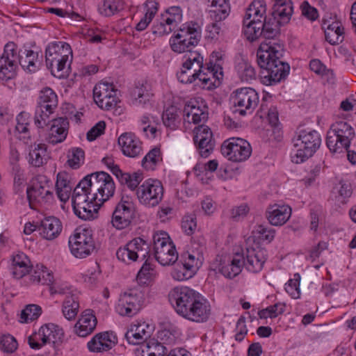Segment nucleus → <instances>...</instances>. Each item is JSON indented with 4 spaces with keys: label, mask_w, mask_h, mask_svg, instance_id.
<instances>
[{
    "label": "nucleus",
    "mask_w": 356,
    "mask_h": 356,
    "mask_svg": "<svg viewBox=\"0 0 356 356\" xmlns=\"http://www.w3.org/2000/svg\"><path fill=\"white\" fill-rule=\"evenodd\" d=\"M284 52V44L279 40H270L261 43L257 57L258 65L264 70L261 75L264 84H276L288 75L290 66L282 60Z\"/></svg>",
    "instance_id": "1"
},
{
    "label": "nucleus",
    "mask_w": 356,
    "mask_h": 356,
    "mask_svg": "<svg viewBox=\"0 0 356 356\" xmlns=\"http://www.w3.org/2000/svg\"><path fill=\"white\" fill-rule=\"evenodd\" d=\"M168 298L176 312L190 321L205 322L210 316L209 303L189 287H175L169 293Z\"/></svg>",
    "instance_id": "2"
},
{
    "label": "nucleus",
    "mask_w": 356,
    "mask_h": 356,
    "mask_svg": "<svg viewBox=\"0 0 356 356\" xmlns=\"http://www.w3.org/2000/svg\"><path fill=\"white\" fill-rule=\"evenodd\" d=\"M321 145L320 134L315 130H300L293 139V145L297 148L292 161L300 163L312 156Z\"/></svg>",
    "instance_id": "3"
},
{
    "label": "nucleus",
    "mask_w": 356,
    "mask_h": 356,
    "mask_svg": "<svg viewBox=\"0 0 356 356\" xmlns=\"http://www.w3.org/2000/svg\"><path fill=\"white\" fill-rule=\"evenodd\" d=\"M89 191L93 195L92 200L99 204H103L114 194L115 186L112 177L106 172L101 171L86 176Z\"/></svg>",
    "instance_id": "4"
},
{
    "label": "nucleus",
    "mask_w": 356,
    "mask_h": 356,
    "mask_svg": "<svg viewBox=\"0 0 356 356\" xmlns=\"http://www.w3.org/2000/svg\"><path fill=\"white\" fill-rule=\"evenodd\" d=\"M354 137V129L349 124L337 122L327 132L326 145L332 153H342L348 149Z\"/></svg>",
    "instance_id": "5"
},
{
    "label": "nucleus",
    "mask_w": 356,
    "mask_h": 356,
    "mask_svg": "<svg viewBox=\"0 0 356 356\" xmlns=\"http://www.w3.org/2000/svg\"><path fill=\"white\" fill-rule=\"evenodd\" d=\"M266 6L263 0H254L246 8V40L254 42L262 34L263 21L266 19Z\"/></svg>",
    "instance_id": "6"
},
{
    "label": "nucleus",
    "mask_w": 356,
    "mask_h": 356,
    "mask_svg": "<svg viewBox=\"0 0 356 356\" xmlns=\"http://www.w3.org/2000/svg\"><path fill=\"white\" fill-rule=\"evenodd\" d=\"M154 251L156 260L162 266L172 265L177 261L178 253L175 245L165 232L153 235Z\"/></svg>",
    "instance_id": "7"
},
{
    "label": "nucleus",
    "mask_w": 356,
    "mask_h": 356,
    "mask_svg": "<svg viewBox=\"0 0 356 356\" xmlns=\"http://www.w3.org/2000/svg\"><path fill=\"white\" fill-rule=\"evenodd\" d=\"M135 204L133 197L123 191L119 203L113 212L111 222L118 229L129 227L135 217Z\"/></svg>",
    "instance_id": "8"
},
{
    "label": "nucleus",
    "mask_w": 356,
    "mask_h": 356,
    "mask_svg": "<svg viewBox=\"0 0 356 356\" xmlns=\"http://www.w3.org/2000/svg\"><path fill=\"white\" fill-rule=\"evenodd\" d=\"M27 199L32 209H37L39 204L46 203L53 197L49 181L45 176L38 175L27 188Z\"/></svg>",
    "instance_id": "9"
},
{
    "label": "nucleus",
    "mask_w": 356,
    "mask_h": 356,
    "mask_svg": "<svg viewBox=\"0 0 356 356\" xmlns=\"http://www.w3.org/2000/svg\"><path fill=\"white\" fill-rule=\"evenodd\" d=\"M135 193L140 204L153 207L163 199V187L160 181L149 179L138 187Z\"/></svg>",
    "instance_id": "10"
},
{
    "label": "nucleus",
    "mask_w": 356,
    "mask_h": 356,
    "mask_svg": "<svg viewBox=\"0 0 356 356\" xmlns=\"http://www.w3.org/2000/svg\"><path fill=\"white\" fill-rule=\"evenodd\" d=\"M71 252L77 258H85L95 249V242L91 230L76 229L73 236L69 238Z\"/></svg>",
    "instance_id": "11"
},
{
    "label": "nucleus",
    "mask_w": 356,
    "mask_h": 356,
    "mask_svg": "<svg viewBox=\"0 0 356 356\" xmlns=\"http://www.w3.org/2000/svg\"><path fill=\"white\" fill-rule=\"evenodd\" d=\"M149 254V245L141 238H135L129 241L123 247L118 249L116 252L117 258L129 264L140 257L142 259H145Z\"/></svg>",
    "instance_id": "12"
},
{
    "label": "nucleus",
    "mask_w": 356,
    "mask_h": 356,
    "mask_svg": "<svg viewBox=\"0 0 356 356\" xmlns=\"http://www.w3.org/2000/svg\"><path fill=\"white\" fill-rule=\"evenodd\" d=\"M17 58V45L12 42H8L0 57V80L7 81L16 76Z\"/></svg>",
    "instance_id": "13"
},
{
    "label": "nucleus",
    "mask_w": 356,
    "mask_h": 356,
    "mask_svg": "<svg viewBox=\"0 0 356 356\" xmlns=\"http://www.w3.org/2000/svg\"><path fill=\"white\" fill-rule=\"evenodd\" d=\"M93 97L99 108L107 111L115 108L119 102L117 90L108 83L97 84L93 89Z\"/></svg>",
    "instance_id": "14"
},
{
    "label": "nucleus",
    "mask_w": 356,
    "mask_h": 356,
    "mask_svg": "<svg viewBox=\"0 0 356 356\" xmlns=\"http://www.w3.org/2000/svg\"><path fill=\"white\" fill-rule=\"evenodd\" d=\"M222 77V67L219 63L213 65L212 61H209L206 67L195 72V81L198 79L201 82V87L207 90H211L218 86L220 80Z\"/></svg>",
    "instance_id": "15"
},
{
    "label": "nucleus",
    "mask_w": 356,
    "mask_h": 356,
    "mask_svg": "<svg viewBox=\"0 0 356 356\" xmlns=\"http://www.w3.org/2000/svg\"><path fill=\"white\" fill-rule=\"evenodd\" d=\"M142 304L140 293L131 290L120 295L116 309L120 316L132 317L141 309Z\"/></svg>",
    "instance_id": "16"
},
{
    "label": "nucleus",
    "mask_w": 356,
    "mask_h": 356,
    "mask_svg": "<svg viewBox=\"0 0 356 356\" xmlns=\"http://www.w3.org/2000/svg\"><path fill=\"white\" fill-rule=\"evenodd\" d=\"M194 143L197 145L200 155L207 158L213 152L215 140L213 134L208 126L200 125L195 128Z\"/></svg>",
    "instance_id": "17"
},
{
    "label": "nucleus",
    "mask_w": 356,
    "mask_h": 356,
    "mask_svg": "<svg viewBox=\"0 0 356 356\" xmlns=\"http://www.w3.org/2000/svg\"><path fill=\"white\" fill-rule=\"evenodd\" d=\"M222 154L232 162H242L245 160V139L232 137L225 140L221 145Z\"/></svg>",
    "instance_id": "18"
},
{
    "label": "nucleus",
    "mask_w": 356,
    "mask_h": 356,
    "mask_svg": "<svg viewBox=\"0 0 356 356\" xmlns=\"http://www.w3.org/2000/svg\"><path fill=\"white\" fill-rule=\"evenodd\" d=\"M211 6L214 8L210 10V16L215 22L208 26L211 38H215L220 33V27L218 22L227 18L230 12L229 0H212Z\"/></svg>",
    "instance_id": "19"
},
{
    "label": "nucleus",
    "mask_w": 356,
    "mask_h": 356,
    "mask_svg": "<svg viewBox=\"0 0 356 356\" xmlns=\"http://www.w3.org/2000/svg\"><path fill=\"white\" fill-rule=\"evenodd\" d=\"M118 343V338L112 332L97 333L88 342L87 347L92 353H99L108 352Z\"/></svg>",
    "instance_id": "20"
},
{
    "label": "nucleus",
    "mask_w": 356,
    "mask_h": 356,
    "mask_svg": "<svg viewBox=\"0 0 356 356\" xmlns=\"http://www.w3.org/2000/svg\"><path fill=\"white\" fill-rule=\"evenodd\" d=\"M243 264V255L237 254L234 257L221 256L219 259L218 271L226 277L233 278L241 272Z\"/></svg>",
    "instance_id": "21"
},
{
    "label": "nucleus",
    "mask_w": 356,
    "mask_h": 356,
    "mask_svg": "<svg viewBox=\"0 0 356 356\" xmlns=\"http://www.w3.org/2000/svg\"><path fill=\"white\" fill-rule=\"evenodd\" d=\"M118 145L124 155L129 157H137L142 154V143L135 134L124 133L118 138Z\"/></svg>",
    "instance_id": "22"
},
{
    "label": "nucleus",
    "mask_w": 356,
    "mask_h": 356,
    "mask_svg": "<svg viewBox=\"0 0 356 356\" xmlns=\"http://www.w3.org/2000/svg\"><path fill=\"white\" fill-rule=\"evenodd\" d=\"M266 252L259 245L246 248V270L253 273L261 270L266 261Z\"/></svg>",
    "instance_id": "23"
},
{
    "label": "nucleus",
    "mask_w": 356,
    "mask_h": 356,
    "mask_svg": "<svg viewBox=\"0 0 356 356\" xmlns=\"http://www.w3.org/2000/svg\"><path fill=\"white\" fill-rule=\"evenodd\" d=\"M185 120L188 122L199 124L204 122L208 119L207 107L198 102H191L186 104L184 108Z\"/></svg>",
    "instance_id": "24"
},
{
    "label": "nucleus",
    "mask_w": 356,
    "mask_h": 356,
    "mask_svg": "<svg viewBox=\"0 0 356 356\" xmlns=\"http://www.w3.org/2000/svg\"><path fill=\"white\" fill-rule=\"evenodd\" d=\"M291 215V209L287 205L274 204L266 211V217L270 225L282 226L285 224Z\"/></svg>",
    "instance_id": "25"
},
{
    "label": "nucleus",
    "mask_w": 356,
    "mask_h": 356,
    "mask_svg": "<svg viewBox=\"0 0 356 356\" xmlns=\"http://www.w3.org/2000/svg\"><path fill=\"white\" fill-rule=\"evenodd\" d=\"M97 323V318L92 312L90 309H86L82 312L75 324L74 332L78 336L86 337L95 330Z\"/></svg>",
    "instance_id": "26"
},
{
    "label": "nucleus",
    "mask_w": 356,
    "mask_h": 356,
    "mask_svg": "<svg viewBox=\"0 0 356 356\" xmlns=\"http://www.w3.org/2000/svg\"><path fill=\"white\" fill-rule=\"evenodd\" d=\"M69 122L66 118L54 119L49 130V143L56 145L63 142L67 136Z\"/></svg>",
    "instance_id": "27"
},
{
    "label": "nucleus",
    "mask_w": 356,
    "mask_h": 356,
    "mask_svg": "<svg viewBox=\"0 0 356 356\" xmlns=\"http://www.w3.org/2000/svg\"><path fill=\"white\" fill-rule=\"evenodd\" d=\"M45 56L51 57L58 60H65L72 62V51L70 45L62 41L49 44L45 50Z\"/></svg>",
    "instance_id": "28"
},
{
    "label": "nucleus",
    "mask_w": 356,
    "mask_h": 356,
    "mask_svg": "<svg viewBox=\"0 0 356 356\" xmlns=\"http://www.w3.org/2000/svg\"><path fill=\"white\" fill-rule=\"evenodd\" d=\"M150 337V327L145 322L131 325L125 334V338L128 343L133 345L142 343L147 341Z\"/></svg>",
    "instance_id": "29"
},
{
    "label": "nucleus",
    "mask_w": 356,
    "mask_h": 356,
    "mask_svg": "<svg viewBox=\"0 0 356 356\" xmlns=\"http://www.w3.org/2000/svg\"><path fill=\"white\" fill-rule=\"evenodd\" d=\"M62 228V223L58 218L49 216L42 220L39 229L42 238L53 240L60 234Z\"/></svg>",
    "instance_id": "30"
},
{
    "label": "nucleus",
    "mask_w": 356,
    "mask_h": 356,
    "mask_svg": "<svg viewBox=\"0 0 356 356\" xmlns=\"http://www.w3.org/2000/svg\"><path fill=\"white\" fill-rule=\"evenodd\" d=\"M47 147L44 143H34L29 146L28 155L29 163L35 168H39L47 163L49 160Z\"/></svg>",
    "instance_id": "31"
},
{
    "label": "nucleus",
    "mask_w": 356,
    "mask_h": 356,
    "mask_svg": "<svg viewBox=\"0 0 356 356\" xmlns=\"http://www.w3.org/2000/svg\"><path fill=\"white\" fill-rule=\"evenodd\" d=\"M275 236V230L274 229L260 224L253 227L248 239H252L254 243H257V245H259L261 243H270L274 240Z\"/></svg>",
    "instance_id": "32"
},
{
    "label": "nucleus",
    "mask_w": 356,
    "mask_h": 356,
    "mask_svg": "<svg viewBox=\"0 0 356 356\" xmlns=\"http://www.w3.org/2000/svg\"><path fill=\"white\" fill-rule=\"evenodd\" d=\"M327 42L332 45L341 43L343 40V28L339 22H324L322 25Z\"/></svg>",
    "instance_id": "33"
},
{
    "label": "nucleus",
    "mask_w": 356,
    "mask_h": 356,
    "mask_svg": "<svg viewBox=\"0 0 356 356\" xmlns=\"http://www.w3.org/2000/svg\"><path fill=\"white\" fill-rule=\"evenodd\" d=\"M17 60L24 70L35 72L38 70V53L31 49L20 50L17 54Z\"/></svg>",
    "instance_id": "34"
},
{
    "label": "nucleus",
    "mask_w": 356,
    "mask_h": 356,
    "mask_svg": "<svg viewBox=\"0 0 356 356\" xmlns=\"http://www.w3.org/2000/svg\"><path fill=\"white\" fill-rule=\"evenodd\" d=\"M272 15L280 18L282 23H289L293 13V6L291 0H272Z\"/></svg>",
    "instance_id": "35"
},
{
    "label": "nucleus",
    "mask_w": 356,
    "mask_h": 356,
    "mask_svg": "<svg viewBox=\"0 0 356 356\" xmlns=\"http://www.w3.org/2000/svg\"><path fill=\"white\" fill-rule=\"evenodd\" d=\"M31 268L29 257L23 252H19L13 257L12 272L13 276L20 279L28 274Z\"/></svg>",
    "instance_id": "36"
},
{
    "label": "nucleus",
    "mask_w": 356,
    "mask_h": 356,
    "mask_svg": "<svg viewBox=\"0 0 356 356\" xmlns=\"http://www.w3.org/2000/svg\"><path fill=\"white\" fill-rule=\"evenodd\" d=\"M143 7L145 15L136 26V29L138 31H144L151 23L159 11V3L156 0H147L143 4Z\"/></svg>",
    "instance_id": "37"
},
{
    "label": "nucleus",
    "mask_w": 356,
    "mask_h": 356,
    "mask_svg": "<svg viewBox=\"0 0 356 356\" xmlns=\"http://www.w3.org/2000/svg\"><path fill=\"white\" fill-rule=\"evenodd\" d=\"M86 179L83 178L74 188L72 194V207L82 206L84 203L93 201Z\"/></svg>",
    "instance_id": "38"
},
{
    "label": "nucleus",
    "mask_w": 356,
    "mask_h": 356,
    "mask_svg": "<svg viewBox=\"0 0 356 356\" xmlns=\"http://www.w3.org/2000/svg\"><path fill=\"white\" fill-rule=\"evenodd\" d=\"M166 348L155 339L143 343L138 351V356H165Z\"/></svg>",
    "instance_id": "39"
},
{
    "label": "nucleus",
    "mask_w": 356,
    "mask_h": 356,
    "mask_svg": "<svg viewBox=\"0 0 356 356\" xmlns=\"http://www.w3.org/2000/svg\"><path fill=\"white\" fill-rule=\"evenodd\" d=\"M47 67L51 70V74L59 79L66 78L69 75L70 67V61L57 60L51 57L45 56Z\"/></svg>",
    "instance_id": "40"
},
{
    "label": "nucleus",
    "mask_w": 356,
    "mask_h": 356,
    "mask_svg": "<svg viewBox=\"0 0 356 356\" xmlns=\"http://www.w3.org/2000/svg\"><path fill=\"white\" fill-rule=\"evenodd\" d=\"M114 175L122 184L127 185L130 188L131 192L133 193L139 186L140 183L143 179L141 173L134 172L132 174L124 172L120 168H114Z\"/></svg>",
    "instance_id": "41"
},
{
    "label": "nucleus",
    "mask_w": 356,
    "mask_h": 356,
    "mask_svg": "<svg viewBox=\"0 0 356 356\" xmlns=\"http://www.w3.org/2000/svg\"><path fill=\"white\" fill-rule=\"evenodd\" d=\"M286 24L282 23L279 17L272 15L268 19H264L261 29L262 33H264L266 39L264 42H268L270 40H276L275 37L279 33L280 27Z\"/></svg>",
    "instance_id": "42"
},
{
    "label": "nucleus",
    "mask_w": 356,
    "mask_h": 356,
    "mask_svg": "<svg viewBox=\"0 0 356 356\" xmlns=\"http://www.w3.org/2000/svg\"><path fill=\"white\" fill-rule=\"evenodd\" d=\"M102 205L95 201H90L84 203L82 206H74L73 209L79 218L86 220H92L97 218L98 210Z\"/></svg>",
    "instance_id": "43"
},
{
    "label": "nucleus",
    "mask_w": 356,
    "mask_h": 356,
    "mask_svg": "<svg viewBox=\"0 0 356 356\" xmlns=\"http://www.w3.org/2000/svg\"><path fill=\"white\" fill-rule=\"evenodd\" d=\"M79 309V301L77 296H67L63 302L62 312L65 318L69 321L74 320Z\"/></svg>",
    "instance_id": "44"
},
{
    "label": "nucleus",
    "mask_w": 356,
    "mask_h": 356,
    "mask_svg": "<svg viewBox=\"0 0 356 356\" xmlns=\"http://www.w3.org/2000/svg\"><path fill=\"white\" fill-rule=\"evenodd\" d=\"M184 58L185 60L182 67L185 70H193L194 72H196L197 70L204 67L203 56L198 51L189 50L184 55Z\"/></svg>",
    "instance_id": "45"
},
{
    "label": "nucleus",
    "mask_w": 356,
    "mask_h": 356,
    "mask_svg": "<svg viewBox=\"0 0 356 356\" xmlns=\"http://www.w3.org/2000/svg\"><path fill=\"white\" fill-rule=\"evenodd\" d=\"M197 24H188L180 31L176 35L183 36L187 44L192 48L195 47L199 43L201 38V33L198 27L195 26Z\"/></svg>",
    "instance_id": "46"
},
{
    "label": "nucleus",
    "mask_w": 356,
    "mask_h": 356,
    "mask_svg": "<svg viewBox=\"0 0 356 356\" xmlns=\"http://www.w3.org/2000/svg\"><path fill=\"white\" fill-rule=\"evenodd\" d=\"M38 105L46 108L47 111L55 110L58 106V97L50 88H45L40 92Z\"/></svg>",
    "instance_id": "47"
},
{
    "label": "nucleus",
    "mask_w": 356,
    "mask_h": 356,
    "mask_svg": "<svg viewBox=\"0 0 356 356\" xmlns=\"http://www.w3.org/2000/svg\"><path fill=\"white\" fill-rule=\"evenodd\" d=\"M124 8L123 0H104L99 6V11L101 15L105 17L113 16Z\"/></svg>",
    "instance_id": "48"
},
{
    "label": "nucleus",
    "mask_w": 356,
    "mask_h": 356,
    "mask_svg": "<svg viewBox=\"0 0 356 356\" xmlns=\"http://www.w3.org/2000/svg\"><path fill=\"white\" fill-rule=\"evenodd\" d=\"M230 102L232 105V115L236 111V117L241 118L245 115V109L241 107L243 106V102L245 100V93L243 92V88H241L234 90L230 96Z\"/></svg>",
    "instance_id": "49"
},
{
    "label": "nucleus",
    "mask_w": 356,
    "mask_h": 356,
    "mask_svg": "<svg viewBox=\"0 0 356 356\" xmlns=\"http://www.w3.org/2000/svg\"><path fill=\"white\" fill-rule=\"evenodd\" d=\"M162 120L166 127L176 129L181 122L178 108L175 106L168 107L162 114Z\"/></svg>",
    "instance_id": "50"
},
{
    "label": "nucleus",
    "mask_w": 356,
    "mask_h": 356,
    "mask_svg": "<svg viewBox=\"0 0 356 356\" xmlns=\"http://www.w3.org/2000/svg\"><path fill=\"white\" fill-rule=\"evenodd\" d=\"M152 95L150 86L147 82L136 86L131 91L133 99L139 104H146Z\"/></svg>",
    "instance_id": "51"
},
{
    "label": "nucleus",
    "mask_w": 356,
    "mask_h": 356,
    "mask_svg": "<svg viewBox=\"0 0 356 356\" xmlns=\"http://www.w3.org/2000/svg\"><path fill=\"white\" fill-rule=\"evenodd\" d=\"M161 17L172 28L175 29L182 19V10L178 6H172L161 14Z\"/></svg>",
    "instance_id": "52"
},
{
    "label": "nucleus",
    "mask_w": 356,
    "mask_h": 356,
    "mask_svg": "<svg viewBox=\"0 0 356 356\" xmlns=\"http://www.w3.org/2000/svg\"><path fill=\"white\" fill-rule=\"evenodd\" d=\"M181 258L184 259L182 262L183 268L186 270L193 271L195 268H198L199 264H201L203 255L201 252H198L196 254L187 252L181 255Z\"/></svg>",
    "instance_id": "53"
},
{
    "label": "nucleus",
    "mask_w": 356,
    "mask_h": 356,
    "mask_svg": "<svg viewBox=\"0 0 356 356\" xmlns=\"http://www.w3.org/2000/svg\"><path fill=\"white\" fill-rule=\"evenodd\" d=\"M162 161L161 150L154 147L150 150L142 160V165L147 170H153L155 166Z\"/></svg>",
    "instance_id": "54"
},
{
    "label": "nucleus",
    "mask_w": 356,
    "mask_h": 356,
    "mask_svg": "<svg viewBox=\"0 0 356 356\" xmlns=\"http://www.w3.org/2000/svg\"><path fill=\"white\" fill-rule=\"evenodd\" d=\"M42 314V308L35 304H30L21 312L20 322L28 323L38 318Z\"/></svg>",
    "instance_id": "55"
},
{
    "label": "nucleus",
    "mask_w": 356,
    "mask_h": 356,
    "mask_svg": "<svg viewBox=\"0 0 356 356\" xmlns=\"http://www.w3.org/2000/svg\"><path fill=\"white\" fill-rule=\"evenodd\" d=\"M285 307L286 305L284 303L277 302L273 305L268 306L266 309L259 311L258 315L260 318H273L280 314H282L284 312Z\"/></svg>",
    "instance_id": "56"
},
{
    "label": "nucleus",
    "mask_w": 356,
    "mask_h": 356,
    "mask_svg": "<svg viewBox=\"0 0 356 356\" xmlns=\"http://www.w3.org/2000/svg\"><path fill=\"white\" fill-rule=\"evenodd\" d=\"M312 71L321 76H327L328 81H333L334 74L332 70L327 69L318 59H313L309 63Z\"/></svg>",
    "instance_id": "57"
},
{
    "label": "nucleus",
    "mask_w": 356,
    "mask_h": 356,
    "mask_svg": "<svg viewBox=\"0 0 356 356\" xmlns=\"http://www.w3.org/2000/svg\"><path fill=\"white\" fill-rule=\"evenodd\" d=\"M55 110L47 111L46 108L40 107L38 105L35 117L34 123L38 128H44L48 124L50 115L54 113Z\"/></svg>",
    "instance_id": "58"
},
{
    "label": "nucleus",
    "mask_w": 356,
    "mask_h": 356,
    "mask_svg": "<svg viewBox=\"0 0 356 356\" xmlns=\"http://www.w3.org/2000/svg\"><path fill=\"white\" fill-rule=\"evenodd\" d=\"M84 158V151L80 147H74L69 152L67 163L72 168L77 169L83 163Z\"/></svg>",
    "instance_id": "59"
},
{
    "label": "nucleus",
    "mask_w": 356,
    "mask_h": 356,
    "mask_svg": "<svg viewBox=\"0 0 356 356\" xmlns=\"http://www.w3.org/2000/svg\"><path fill=\"white\" fill-rule=\"evenodd\" d=\"M31 280L35 283L50 285L54 282V276L44 268V269L35 270L31 275Z\"/></svg>",
    "instance_id": "60"
},
{
    "label": "nucleus",
    "mask_w": 356,
    "mask_h": 356,
    "mask_svg": "<svg viewBox=\"0 0 356 356\" xmlns=\"http://www.w3.org/2000/svg\"><path fill=\"white\" fill-rule=\"evenodd\" d=\"M183 36L175 35L170 38L169 42L171 49L176 53H184L192 50V47L187 44V42L182 38Z\"/></svg>",
    "instance_id": "61"
},
{
    "label": "nucleus",
    "mask_w": 356,
    "mask_h": 356,
    "mask_svg": "<svg viewBox=\"0 0 356 356\" xmlns=\"http://www.w3.org/2000/svg\"><path fill=\"white\" fill-rule=\"evenodd\" d=\"M300 275L298 273H296L293 275V278L289 280L285 284L286 291L294 299L300 298Z\"/></svg>",
    "instance_id": "62"
},
{
    "label": "nucleus",
    "mask_w": 356,
    "mask_h": 356,
    "mask_svg": "<svg viewBox=\"0 0 356 356\" xmlns=\"http://www.w3.org/2000/svg\"><path fill=\"white\" fill-rule=\"evenodd\" d=\"M197 228L196 217L194 214L185 215L181 221V229L188 236L192 235Z\"/></svg>",
    "instance_id": "63"
},
{
    "label": "nucleus",
    "mask_w": 356,
    "mask_h": 356,
    "mask_svg": "<svg viewBox=\"0 0 356 356\" xmlns=\"http://www.w3.org/2000/svg\"><path fill=\"white\" fill-rule=\"evenodd\" d=\"M0 347L6 353H13L17 348V342L10 334H5L1 338Z\"/></svg>",
    "instance_id": "64"
}]
</instances>
